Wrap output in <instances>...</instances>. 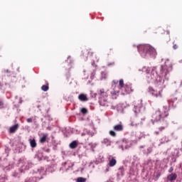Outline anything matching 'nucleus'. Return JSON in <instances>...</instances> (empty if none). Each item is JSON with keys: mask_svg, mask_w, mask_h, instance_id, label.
Instances as JSON below:
<instances>
[{"mask_svg": "<svg viewBox=\"0 0 182 182\" xmlns=\"http://www.w3.org/2000/svg\"><path fill=\"white\" fill-rule=\"evenodd\" d=\"M81 113H82L83 114H86V113H87V109L86 108H82Z\"/></svg>", "mask_w": 182, "mask_h": 182, "instance_id": "obj_26", "label": "nucleus"}, {"mask_svg": "<svg viewBox=\"0 0 182 182\" xmlns=\"http://www.w3.org/2000/svg\"><path fill=\"white\" fill-rule=\"evenodd\" d=\"M102 77H104V79H106V77H107V75L105 72L102 73Z\"/></svg>", "mask_w": 182, "mask_h": 182, "instance_id": "obj_27", "label": "nucleus"}, {"mask_svg": "<svg viewBox=\"0 0 182 182\" xmlns=\"http://www.w3.org/2000/svg\"><path fill=\"white\" fill-rule=\"evenodd\" d=\"M82 136H85V134H82Z\"/></svg>", "mask_w": 182, "mask_h": 182, "instance_id": "obj_41", "label": "nucleus"}, {"mask_svg": "<svg viewBox=\"0 0 182 182\" xmlns=\"http://www.w3.org/2000/svg\"><path fill=\"white\" fill-rule=\"evenodd\" d=\"M78 99L80 102H87V100H89V98H87V96L85 94H80Z\"/></svg>", "mask_w": 182, "mask_h": 182, "instance_id": "obj_8", "label": "nucleus"}, {"mask_svg": "<svg viewBox=\"0 0 182 182\" xmlns=\"http://www.w3.org/2000/svg\"><path fill=\"white\" fill-rule=\"evenodd\" d=\"M117 163V161L114 158H112L111 160H109V167H114Z\"/></svg>", "mask_w": 182, "mask_h": 182, "instance_id": "obj_17", "label": "nucleus"}, {"mask_svg": "<svg viewBox=\"0 0 182 182\" xmlns=\"http://www.w3.org/2000/svg\"><path fill=\"white\" fill-rule=\"evenodd\" d=\"M41 90L43 92H48L49 90V84L43 85Z\"/></svg>", "mask_w": 182, "mask_h": 182, "instance_id": "obj_22", "label": "nucleus"}, {"mask_svg": "<svg viewBox=\"0 0 182 182\" xmlns=\"http://www.w3.org/2000/svg\"><path fill=\"white\" fill-rule=\"evenodd\" d=\"M92 66H95V62H93V63H92Z\"/></svg>", "mask_w": 182, "mask_h": 182, "instance_id": "obj_39", "label": "nucleus"}, {"mask_svg": "<svg viewBox=\"0 0 182 182\" xmlns=\"http://www.w3.org/2000/svg\"><path fill=\"white\" fill-rule=\"evenodd\" d=\"M48 140V134H43L42 136L40 137L39 142L41 144L46 143Z\"/></svg>", "mask_w": 182, "mask_h": 182, "instance_id": "obj_9", "label": "nucleus"}, {"mask_svg": "<svg viewBox=\"0 0 182 182\" xmlns=\"http://www.w3.org/2000/svg\"><path fill=\"white\" fill-rule=\"evenodd\" d=\"M97 62H99V59L97 60Z\"/></svg>", "mask_w": 182, "mask_h": 182, "instance_id": "obj_42", "label": "nucleus"}, {"mask_svg": "<svg viewBox=\"0 0 182 182\" xmlns=\"http://www.w3.org/2000/svg\"><path fill=\"white\" fill-rule=\"evenodd\" d=\"M4 73H9V70H4Z\"/></svg>", "mask_w": 182, "mask_h": 182, "instance_id": "obj_38", "label": "nucleus"}, {"mask_svg": "<svg viewBox=\"0 0 182 182\" xmlns=\"http://www.w3.org/2000/svg\"><path fill=\"white\" fill-rule=\"evenodd\" d=\"M119 89H124L125 92L130 93L132 91V87L127 84L124 85V80L123 79L119 80Z\"/></svg>", "mask_w": 182, "mask_h": 182, "instance_id": "obj_4", "label": "nucleus"}, {"mask_svg": "<svg viewBox=\"0 0 182 182\" xmlns=\"http://www.w3.org/2000/svg\"><path fill=\"white\" fill-rule=\"evenodd\" d=\"M113 83H114V85H117L119 83V81L114 80Z\"/></svg>", "mask_w": 182, "mask_h": 182, "instance_id": "obj_32", "label": "nucleus"}, {"mask_svg": "<svg viewBox=\"0 0 182 182\" xmlns=\"http://www.w3.org/2000/svg\"><path fill=\"white\" fill-rule=\"evenodd\" d=\"M95 75H96V73L94 71L92 73V76H95Z\"/></svg>", "mask_w": 182, "mask_h": 182, "instance_id": "obj_36", "label": "nucleus"}, {"mask_svg": "<svg viewBox=\"0 0 182 182\" xmlns=\"http://www.w3.org/2000/svg\"><path fill=\"white\" fill-rule=\"evenodd\" d=\"M28 141H29L31 147H32V149H35V147H36L38 146V144H36V140H35V139H29Z\"/></svg>", "mask_w": 182, "mask_h": 182, "instance_id": "obj_12", "label": "nucleus"}, {"mask_svg": "<svg viewBox=\"0 0 182 182\" xmlns=\"http://www.w3.org/2000/svg\"><path fill=\"white\" fill-rule=\"evenodd\" d=\"M139 71L144 72L145 73H150V68L143 67L141 69H139Z\"/></svg>", "mask_w": 182, "mask_h": 182, "instance_id": "obj_20", "label": "nucleus"}, {"mask_svg": "<svg viewBox=\"0 0 182 182\" xmlns=\"http://www.w3.org/2000/svg\"><path fill=\"white\" fill-rule=\"evenodd\" d=\"M168 103L169 106H173V107H176L177 106V104L178 103V99L177 97L172 96L170 99L168 100Z\"/></svg>", "mask_w": 182, "mask_h": 182, "instance_id": "obj_6", "label": "nucleus"}, {"mask_svg": "<svg viewBox=\"0 0 182 182\" xmlns=\"http://www.w3.org/2000/svg\"><path fill=\"white\" fill-rule=\"evenodd\" d=\"M168 112H170V107L164 106L162 109H158L155 113L152 114V122H160L162 119V121L159 122V132H163V130L168 127V122L164 119L166 117H168Z\"/></svg>", "mask_w": 182, "mask_h": 182, "instance_id": "obj_1", "label": "nucleus"}, {"mask_svg": "<svg viewBox=\"0 0 182 182\" xmlns=\"http://www.w3.org/2000/svg\"><path fill=\"white\" fill-rule=\"evenodd\" d=\"M173 49H178V46L176 44L173 45Z\"/></svg>", "mask_w": 182, "mask_h": 182, "instance_id": "obj_31", "label": "nucleus"}, {"mask_svg": "<svg viewBox=\"0 0 182 182\" xmlns=\"http://www.w3.org/2000/svg\"><path fill=\"white\" fill-rule=\"evenodd\" d=\"M19 129V124H16L9 129V133H15Z\"/></svg>", "mask_w": 182, "mask_h": 182, "instance_id": "obj_10", "label": "nucleus"}, {"mask_svg": "<svg viewBox=\"0 0 182 182\" xmlns=\"http://www.w3.org/2000/svg\"><path fill=\"white\" fill-rule=\"evenodd\" d=\"M4 107V102L0 100V107Z\"/></svg>", "mask_w": 182, "mask_h": 182, "instance_id": "obj_33", "label": "nucleus"}, {"mask_svg": "<svg viewBox=\"0 0 182 182\" xmlns=\"http://www.w3.org/2000/svg\"><path fill=\"white\" fill-rule=\"evenodd\" d=\"M106 53H107V55H113V53H114V52L113 51V48H108Z\"/></svg>", "mask_w": 182, "mask_h": 182, "instance_id": "obj_23", "label": "nucleus"}, {"mask_svg": "<svg viewBox=\"0 0 182 182\" xmlns=\"http://www.w3.org/2000/svg\"><path fill=\"white\" fill-rule=\"evenodd\" d=\"M123 124L122 122H119V124H117L113 127L114 132H123Z\"/></svg>", "mask_w": 182, "mask_h": 182, "instance_id": "obj_7", "label": "nucleus"}, {"mask_svg": "<svg viewBox=\"0 0 182 182\" xmlns=\"http://www.w3.org/2000/svg\"><path fill=\"white\" fill-rule=\"evenodd\" d=\"M138 51L142 58H146L147 55H156V49L149 44L139 46Z\"/></svg>", "mask_w": 182, "mask_h": 182, "instance_id": "obj_2", "label": "nucleus"}, {"mask_svg": "<svg viewBox=\"0 0 182 182\" xmlns=\"http://www.w3.org/2000/svg\"><path fill=\"white\" fill-rule=\"evenodd\" d=\"M140 124V122L137 121V119H134L131 122V126L137 127Z\"/></svg>", "mask_w": 182, "mask_h": 182, "instance_id": "obj_19", "label": "nucleus"}, {"mask_svg": "<svg viewBox=\"0 0 182 182\" xmlns=\"http://www.w3.org/2000/svg\"><path fill=\"white\" fill-rule=\"evenodd\" d=\"M101 106H106V103L102 104V102H100Z\"/></svg>", "mask_w": 182, "mask_h": 182, "instance_id": "obj_37", "label": "nucleus"}, {"mask_svg": "<svg viewBox=\"0 0 182 182\" xmlns=\"http://www.w3.org/2000/svg\"><path fill=\"white\" fill-rule=\"evenodd\" d=\"M118 176H124V168L123 166L119 168Z\"/></svg>", "mask_w": 182, "mask_h": 182, "instance_id": "obj_21", "label": "nucleus"}, {"mask_svg": "<svg viewBox=\"0 0 182 182\" xmlns=\"http://www.w3.org/2000/svg\"><path fill=\"white\" fill-rule=\"evenodd\" d=\"M109 134L112 137H116L117 136L116 132L113 130L109 131Z\"/></svg>", "mask_w": 182, "mask_h": 182, "instance_id": "obj_24", "label": "nucleus"}, {"mask_svg": "<svg viewBox=\"0 0 182 182\" xmlns=\"http://www.w3.org/2000/svg\"><path fill=\"white\" fill-rule=\"evenodd\" d=\"M168 35H170V32H168Z\"/></svg>", "mask_w": 182, "mask_h": 182, "instance_id": "obj_40", "label": "nucleus"}, {"mask_svg": "<svg viewBox=\"0 0 182 182\" xmlns=\"http://www.w3.org/2000/svg\"><path fill=\"white\" fill-rule=\"evenodd\" d=\"M98 94L100 96H105V97H107V92L106 91H105V89H100V92H98Z\"/></svg>", "mask_w": 182, "mask_h": 182, "instance_id": "obj_18", "label": "nucleus"}, {"mask_svg": "<svg viewBox=\"0 0 182 182\" xmlns=\"http://www.w3.org/2000/svg\"><path fill=\"white\" fill-rule=\"evenodd\" d=\"M156 76H157V72L156 71V68H152L151 73V79H156Z\"/></svg>", "mask_w": 182, "mask_h": 182, "instance_id": "obj_15", "label": "nucleus"}, {"mask_svg": "<svg viewBox=\"0 0 182 182\" xmlns=\"http://www.w3.org/2000/svg\"><path fill=\"white\" fill-rule=\"evenodd\" d=\"M149 93L154 96V97H163V89H160L159 90H154L152 87L149 88Z\"/></svg>", "mask_w": 182, "mask_h": 182, "instance_id": "obj_5", "label": "nucleus"}, {"mask_svg": "<svg viewBox=\"0 0 182 182\" xmlns=\"http://www.w3.org/2000/svg\"><path fill=\"white\" fill-rule=\"evenodd\" d=\"M134 107H136V109L141 108V102H140L139 105H135Z\"/></svg>", "mask_w": 182, "mask_h": 182, "instance_id": "obj_28", "label": "nucleus"}, {"mask_svg": "<svg viewBox=\"0 0 182 182\" xmlns=\"http://www.w3.org/2000/svg\"><path fill=\"white\" fill-rule=\"evenodd\" d=\"M155 134H156V136H159L160 134V132L159 131H156Z\"/></svg>", "mask_w": 182, "mask_h": 182, "instance_id": "obj_34", "label": "nucleus"}, {"mask_svg": "<svg viewBox=\"0 0 182 182\" xmlns=\"http://www.w3.org/2000/svg\"><path fill=\"white\" fill-rule=\"evenodd\" d=\"M82 55H83V56H87H87H93V53L92 50L85 49L82 51Z\"/></svg>", "mask_w": 182, "mask_h": 182, "instance_id": "obj_11", "label": "nucleus"}, {"mask_svg": "<svg viewBox=\"0 0 182 182\" xmlns=\"http://www.w3.org/2000/svg\"><path fill=\"white\" fill-rule=\"evenodd\" d=\"M46 153H49L50 151V149H46Z\"/></svg>", "mask_w": 182, "mask_h": 182, "instance_id": "obj_35", "label": "nucleus"}, {"mask_svg": "<svg viewBox=\"0 0 182 182\" xmlns=\"http://www.w3.org/2000/svg\"><path fill=\"white\" fill-rule=\"evenodd\" d=\"M177 179V175L176 173H171L168 176V180L169 181H174V180Z\"/></svg>", "mask_w": 182, "mask_h": 182, "instance_id": "obj_14", "label": "nucleus"}, {"mask_svg": "<svg viewBox=\"0 0 182 182\" xmlns=\"http://www.w3.org/2000/svg\"><path fill=\"white\" fill-rule=\"evenodd\" d=\"M77 146H78L77 141H73L69 144L70 149H76V147H77Z\"/></svg>", "mask_w": 182, "mask_h": 182, "instance_id": "obj_13", "label": "nucleus"}, {"mask_svg": "<svg viewBox=\"0 0 182 182\" xmlns=\"http://www.w3.org/2000/svg\"><path fill=\"white\" fill-rule=\"evenodd\" d=\"M32 122H33L32 118L27 119V123H32Z\"/></svg>", "mask_w": 182, "mask_h": 182, "instance_id": "obj_29", "label": "nucleus"}, {"mask_svg": "<svg viewBox=\"0 0 182 182\" xmlns=\"http://www.w3.org/2000/svg\"><path fill=\"white\" fill-rule=\"evenodd\" d=\"M103 144H105V146H112V141H110V139L106 138L104 139L103 141H102Z\"/></svg>", "mask_w": 182, "mask_h": 182, "instance_id": "obj_16", "label": "nucleus"}, {"mask_svg": "<svg viewBox=\"0 0 182 182\" xmlns=\"http://www.w3.org/2000/svg\"><path fill=\"white\" fill-rule=\"evenodd\" d=\"M77 182H86V178H82V177H79L77 179Z\"/></svg>", "mask_w": 182, "mask_h": 182, "instance_id": "obj_25", "label": "nucleus"}, {"mask_svg": "<svg viewBox=\"0 0 182 182\" xmlns=\"http://www.w3.org/2000/svg\"><path fill=\"white\" fill-rule=\"evenodd\" d=\"M168 63L166 62L165 65L161 67V75L164 76V77H167V75L168 72L171 71L173 69V65L171 64H168Z\"/></svg>", "mask_w": 182, "mask_h": 182, "instance_id": "obj_3", "label": "nucleus"}, {"mask_svg": "<svg viewBox=\"0 0 182 182\" xmlns=\"http://www.w3.org/2000/svg\"><path fill=\"white\" fill-rule=\"evenodd\" d=\"M173 170H174V168L171 167V168H169V170H168V172H169V173H172V171H173Z\"/></svg>", "mask_w": 182, "mask_h": 182, "instance_id": "obj_30", "label": "nucleus"}]
</instances>
